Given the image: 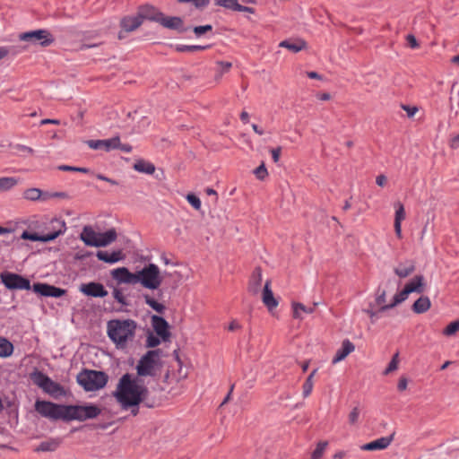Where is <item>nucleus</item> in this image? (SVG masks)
I'll return each mask as SVG.
<instances>
[{
	"label": "nucleus",
	"instance_id": "a18cd8bd",
	"mask_svg": "<svg viewBox=\"0 0 459 459\" xmlns=\"http://www.w3.org/2000/svg\"><path fill=\"white\" fill-rule=\"evenodd\" d=\"M186 200L195 210L201 208V201L196 195L189 194L186 195Z\"/></svg>",
	"mask_w": 459,
	"mask_h": 459
},
{
	"label": "nucleus",
	"instance_id": "0eeeda50",
	"mask_svg": "<svg viewBox=\"0 0 459 459\" xmlns=\"http://www.w3.org/2000/svg\"><path fill=\"white\" fill-rule=\"evenodd\" d=\"M77 382L86 391H96L106 385L108 376L102 371L84 370L78 374Z\"/></svg>",
	"mask_w": 459,
	"mask_h": 459
},
{
	"label": "nucleus",
	"instance_id": "39448f33",
	"mask_svg": "<svg viewBox=\"0 0 459 459\" xmlns=\"http://www.w3.org/2000/svg\"><path fill=\"white\" fill-rule=\"evenodd\" d=\"M161 353L160 349L147 351L136 366L137 377H154L161 368Z\"/></svg>",
	"mask_w": 459,
	"mask_h": 459
},
{
	"label": "nucleus",
	"instance_id": "9b49d317",
	"mask_svg": "<svg viewBox=\"0 0 459 459\" xmlns=\"http://www.w3.org/2000/svg\"><path fill=\"white\" fill-rule=\"evenodd\" d=\"M2 282L10 290H30V282L28 279L12 273L1 274Z\"/></svg>",
	"mask_w": 459,
	"mask_h": 459
},
{
	"label": "nucleus",
	"instance_id": "49530a36",
	"mask_svg": "<svg viewBox=\"0 0 459 459\" xmlns=\"http://www.w3.org/2000/svg\"><path fill=\"white\" fill-rule=\"evenodd\" d=\"M179 3H192L196 8H203L208 5L210 0H178Z\"/></svg>",
	"mask_w": 459,
	"mask_h": 459
},
{
	"label": "nucleus",
	"instance_id": "6e6d98bb",
	"mask_svg": "<svg viewBox=\"0 0 459 459\" xmlns=\"http://www.w3.org/2000/svg\"><path fill=\"white\" fill-rule=\"evenodd\" d=\"M281 148L278 147L271 151L273 160L277 163L280 160Z\"/></svg>",
	"mask_w": 459,
	"mask_h": 459
},
{
	"label": "nucleus",
	"instance_id": "774afa93",
	"mask_svg": "<svg viewBox=\"0 0 459 459\" xmlns=\"http://www.w3.org/2000/svg\"><path fill=\"white\" fill-rule=\"evenodd\" d=\"M239 328H240V325L236 320L231 321L228 327L229 331H235Z\"/></svg>",
	"mask_w": 459,
	"mask_h": 459
},
{
	"label": "nucleus",
	"instance_id": "3c124183",
	"mask_svg": "<svg viewBox=\"0 0 459 459\" xmlns=\"http://www.w3.org/2000/svg\"><path fill=\"white\" fill-rule=\"evenodd\" d=\"M212 30V25L196 26L194 28V32L197 37H199L208 31H211Z\"/></svg>",
	"mask_w": 459,
	"mask_h": 459
},
{
	"label": "nucleus",
	"instance_id": "b1692460",
	"mask_svg": "<svg viewBox=\"0 0 459 459\" xmlns=\"http://www.w3.org/2000/svg\"><path fill=\"white\" fill-rule=\"evenodd\" d=\"M393 437H384L369 442L362 446L363 450L373 451V450H383L386 448L392 442Z\"/></svg>",
	"mask_w": 459,
	"mask_h": 459
},
{
	"label": "nucleus",
	"instance_id": "4d7b16f0",
	"mask_svg": "<svg viewBox=\"0 0 459 459\" xmlns=\"http://www.w3.org/2000/svg\"><path fill=\"white\" fill-rule=\"evenodd\" d=\"M407 385H408L407 378L405 377H402L399 379V382H398V385H397V388H398L399 391H404L407 388Z\"/></svg>",
	"mask_w": 459,
	"mask_h": 459
},
{
	"label": "nucleus",
	"instance_id": "58836bf2",
	"mask_svg": "<svg viewBox=\"0 0 459 459\" xmlns=\"http://www.w3.org/2000/svg\"><path fill=\"white\" fill-rule=\"evenodd\" d=\"M209 48V46H200V45H178L176 47L177 51L178 52H195V51H202L205 50Z\"/></svg>",
	"mask_w": 459,
	"mask_h": 459
},
{
	"label": "nucleus",
	"instance_id": "0e129e2a",
	"mask_svg": "<svg viewBox=\"0 0 459 459\" xmlns=\"http://www.w3.org/2000/svg\"><path fill=\"white\" fill-rule=\"evenodd\" d=\"M237 12H245V13H255V9L252 8V7L244 6V5H241V4H238V11Z\"/></svg>",
	"mask_w": 459,
	"mask_h": 459
},
{
	"label": "nucleus",
	"instance_id": "de8ad7c7",
	"mask_svg": "<svg viewBox=\"0 0 459 459\" xmlns=\"http://www.w3.org/2000/svg\"><path fill=\"white\" fill-rule=\"evenodd\" d=\"M314 382L310 381V379H306V381L303 384V396L307 397L313 390Z\"/></svg>",
	"mask_w": 459,
	"mask_h": 459
},
{
	"label": "nucleus",
	"instance_id": "e2e57ef3",
	"mask_svg": "<svg viewBox=\"0 0 459 459\" xmlns=\"http://www.w3.org/2000/svg\"><path fill=\"white\" fill-rule=\"evenodd\" d=\"M387 179H386V177L384 176V175H379L376 178V183L379 186H384L386 183Z\"/></svg>",
	"mask_w": 459,
	"mask_h": 459
},
{
	"label": "nucleus",
	"instance_id": "2f4dec72",
	"mask_svg": "<svg viewBox=\"0 0 459 459\" xmlns=\"http://www.w3.org/2000/svg\"><path fill=\"white\" fill-rule=\"evenodd\" d=\"M262 283V272L260 268H256L249 281L248 290L253 294H257L260 290Z\"/></svg>",
	"mask_w": 459,
	"mask_h": 459
},
{
	"label": "nucleus",
	"instance_id": "f704fd0d",
	"mask_svg": "<svg viewBox=\"0 0 459 459\" xmlns=\"http://www.w3.org/2000/svg\"><path fill=\"white\" fill-rule=\"evenodd\" d=\"M13 352V345L6 338L0 336V358H8Z\"/></svg>",
	"mask_w": 459,
	"mask_h": 459
},
{
	"label": "nucleus",
	"instance_id": "6e6552de",
	"mask_svg": "<svg viewBox=\"0 0 459 459\" xmlns=\"http://www.w3.org/2000/svg\"><path fill=\"white\" fill-rule=\"evenodd\" d=\"M30 379L46 394L53 397H58L65 394L64 387L60 384L53 381L49 377L41 371H35L31 373Z\"/></svg>",
	"mask_w": 459,
	"mask_h": 459
},
{
	"label": "nucleus",
	"instance_id": "680f3d73",
	"mask_svg": "<svg viewBox=\"0 0 459 459\" xmlns=\"http://www.w3.org/2000/svg\"><path fill=\"white\" fill-rule=\"evenodd\" d=\"M96 178H97L98 179H100V180L106 181V182H108V183H109V184H111V185H117V181H115V180H113V179H111V178H107V177H105V176H104V175H102V174H98V175L96 176Z\"/></svg>",
	"mask_w": 459,
	"mask_h": 459
},
{
	"label": "nucleus",
	"instance_id": "f3484780",
	"mask_svg": "<svg viewBox=\"0 0 459 459\" xmlns=\"http://www.w3.org/2000/svg\"><path fill=\"white\" fill-rule=\"evenodd\" d=\"M354 350H355L354 344L348 339L344 340L342 342V347L336 351V353H335L334 357L333 358L332 363L337 364V363L342 361L343 359H345V358L349 354L353 352Z\"/></svg>",
	"mask_w": 459,
	"mask_h": 459
},
{
	"label": "nucleus",
	"instance_id": "7ed1b4c3",
	"mask_svg": "<svg viewBox=\"0 0 459 459\" xmlns=\"http://www.w3.org/2000/svg\"><path fill=\"white\" fill-rule=\"evenodd\" d=\"M136 328L137 325L132 319H113L107 324L108 336L117 349H126L133 342Z\"/></svg>",
	"mask_w": 459,
	"mask_h": 459
},
{
	"label": "nucleus",
	"instance_id": "2eb2a0df",
	"mask_svg": "<svg viewBox=\"0 0 459 459\" xmlns=\"http://www.w3.org/2000/svg\"><path fill=\"white\" fill-rule=\"evenodd\" d=\"M80 291L86 296L94 298H104L108 295V291L104 286L99 282H89L80 286Z\"/></svg>",
	"mask_w": 459,
	"mask_h": 459
},
{
	"label": "nucleus",
	"instance_id": "5701e85b",
	"mask_svg": "<svg viewBox=\"0 0 459 459\" xmlns=\"http://www.w3.org/2000/svg\"><path fill=\"white\" fill-rule=\"evenodd\" d=\"M415 271V263L412 260H406L394 267V273L400 278H406Z\"/></svg>",
	"mask_w": 459,
	"mask_h": 459
},
{
	"label": "nucleus",
	"instance_id": "f257e3e1",
	"mask_svg": "<svg viewBox=\"0 0 459 459\" xmlns=\"http://www.w3.org/2000/svg\"><path fill=\"white\" fill-rule=\"evenodd\" d=\"M35 411L42 417L52 420L83 421L97 418L101 410L94 405H63L48 401L37 400L34 404Z\"/></svg>",
	"mask_w": 459,
	"mask_h": 459
},
{
	"label": "nucleus",
	"instance_id": "4be33fe9",
	"mask_svg": "<svg viewBox=\"0 0 459 459\" xmlns=\"http://www.w3.org/2000/svg\"><path fill=\"white\" fill-rule=\"evenodd\" d=\"M159 23L168 29L178 30L179 31L184 30L183 20L179 17L165 16L164 14H162L161 19L160 20Z\"/></svg>",
	"mask_w": 459,
	"mask_h": 459
},
{
	"label": "nucleus",
	"instance_id": "e433bc0d",
	"mask_svg": "<svg viewBox=\"0 0 459 459\" xmlns=\"http://www.w3.org/2000/svg\"><path fill=\"white\" fill-rule=\"evenodd\" d=\"M279 46L281 48H287L291 52L297 53L305 48V42L304 41L291 42L290 40H283L279 44Z\"/></svg>",
	"mask_w": 459,
	"mask_h": 459
},
{
	"label": "nucleus",
	"instance_id": "ddd939ff",
	"mask_svg": "<svg viewBox=\"0 0 459 459\" xmlns=\"http://www.w3.org/2000/svg\"><path fill=\"white\" fill-rule=\"evenodd\" d=\"M143 22L139 14L134 16H126L120 22L121 30L118 33V39L126 37V33L132 32L142 25Z\"/></svg>",
	"mask_w": 459,
	"mask_h": 459
},
{
	"label": "nucleus",
	"instance_id": "412c9836",
	"mask_svg": "<svg viewBox=\"0 0 459 459\" xmlns=\"http://www.w3.org/2000/svg\"><path fill=\"white\" fill-rule=\"evenodd\" d=\"M96 256L100 261L108 264H115L117 262L123 260L125 257L122 250H116L111 253L100 250L97 252Z\"/></svg>",
	"mask_w": 459,
	"mask_h": 459
},
{
	"label": "nucleus",
	"instance_id": "c03bdc74",
	"mask_svg": "<svg viewBox=\"0 0 459 459\" xmlns=\"http://www.w3.org/2000/svg\"><path fill=\"white\" fill-rule=\"evenodd\" d=\"M254 174L258 179L264 180L268 176L267 169L265 168L264 164L262 163L259 167H257L254 170Z\"/></svg>",
	"mask_w": 459,
	"mask_h": 459
},
{
	"label": "nucleus",
	"instance_id": "603ef678",
	"mask_svg": "<svg viewBox=\"0 0 459 459\" xmlns=\"http://www.w3.org/2000/svg\"><path fill=\"white\" fill-rule=\"evenodd\" d=\"M114 299L120 304L126 305V297L119 289H115L112 292Z\"/></svg>",
	"mask_w": 459,
	"mask_h": 459
},
{
	"label": "nucleus",
	"instance_id": "864d4df0",
	"mask_svg": "<svg viewBox=\"0 0 459 459\" xmlns=\"http://www.w3.org/2000/svg\"><path fill=\"white\" fill-rule=\"evenodd\" d=\"M406 41L409 48L412 49L419 48L420 44L418 43L416 38L412 34H408L406 36Z\"/></svg>",
	"mask_w": 459,
	"mask_h": 459
},
{
	"label": "nucleus",
	"instance_id": "72a5a7b5",
	"mask_svg": "<svg viewBox=\"0 0 459 459\" xmlns=\"http://www.w3.org/2000/svg\"><path fill=\"white\" fill-rule=\"evenodd\" d=\"M19 179L14 177H2L0 178V193L7 192L16 186Z\"/></svg>",
	"mask_w": 459,
	"mask_h": 459
},
{
	"label": "nucleus",
	"instance_id": "c9c22d12",
	"mask_svg": "<svg viewBox=\"0 0 459 459\" xmlns=\"http://www.w3.org/2000/svg\"><path fill=\"white\" fill-rule=\"evenodd\" d=\"M293 308V317L294 318H302L301 313L312 314L315 310V307H307L302 303L294 302L292 304Z\"/></svg>",
	"mask_w": 459,
	"mask_h": 459
},
{
	"label": "nucleus",
	"instance_id": "a878e982",
	"mask_svg": "<svg viewBox=\"0 0 459 459\" xmlns=\"http://www.w3.org/2000/svg\"><path fill=\"white\" fill-rule=\"evenodd\" d=\"M21 238L22 239H28L31 241L49 242L56 238V234H38L30 233L25 230L22 232Z\"/></svg>",
	"mask_w": 459,
	"mask_h": 459
},
{
	"label": "nucleus",
	"instance_id": "f03ea898",
	"mask_svg": "<svg viewBox=\"0 0 459 459\" xmlns=\"http://www.w3.org/2000/svg\"><path fill=\"white\" fill-rule=\"evenodd\" d=\"M148 393V388L138 377L126 373L119 379L114 396L122 408L128 409L145 402Z\"/></svg>",
	"mask_w": 459,
	"mask_h": 459
},
{
	"label": "nucleus",
	"instance_id": "a19ab883",
	"mask_svg": "<svg viewBox=\"0 0 459 459\" xmlns=\"http://www.w3.org/2000/svg\"><path fill=\"white\" fill-rule=\"evenodd\" d=\"M398 365H399V354L397 352L393 356L391 361L389 362L386 368L384 370L383 374L385 376H387V375L391 374L392 372L397 370Z\"/></svg>",
	"mask_w": 459,
	"mask_h": 459
},
{
	"label": "nucleus",
	"instance_id": "c85d7f7f",
	"mask_svg": "<svg viewBox=\"0 0 459 459\" xmlns=\"http://www.w3.org/2000/svg\"><path fill=\"white\" fill-rule=\"evenodd\" d=\"M409 295H410V292L404 287L403 290H401L400 292L396 293L394 296L392 303L383 306V307H380L379 311L385 312L388 309L394 307L395 306H397V305L401 304L402 302H403L404 300H406L408 299Z\"/></svg>",
	"mask_w": 459,
	"mask_h": 459
},
{
	"label": "nucleus",
	"instance_id": "cd10ccee",
	"mask_svg": "<svg viewBox=\"0 0 459 459\" xmlns=\"http://www.w3.org/2000/svg\"><path fill=\"white\" fill-rule=\"evenodd\" d=\"M49 232L47 234H56V238L60 235L64 234L66 230V225L64 220L53 218L49 221V226L48 228Z\"/></svg>",
	"mask_w": 459,
	"mask_h": 459
},
{
	"label": "nucleus",
	"instance_id": "8fccbe9b",
	"mask_svg": "<svg viewBox=\"0 0 459 459\" xmlns=\"http://www.w3.org/2000/svg\"><path fill=\"white\" fill-rule=\"evenodd\" d=\"M160 343L159 337L150 334L147 336L146 346L149 348H154Z\"/></svg>",
	"mask_w": 459,
	"mask_h": 459
},
{
	"label": "nucleus",
	"instance_id": "bb28decb",
	"mask_svg": "<svg viewBox=\"0 0 459 459\" xmlns=\"http://www.w3.org/2000/svg\"><path fill=\"white\" fill-rule=\"evenodd\" d=\"M62 439L59 437L50 438L48 440L41 442L39 446L35 449L36 452H54L61 445Z\"/></svg>",
	"mask_w": 459,
	"mask_h": 459
},
{
	"label": "nucleus",
	"instance_id": "423d86ee",
	"mask_svg": "<svg viewBox=\"0 0 459 459\" xmlns=\"http://www.w3.org/2000/svg\"><path fill=\"white\" fill-rule=\"evenodd\" d=\"M163 281L159 266L155 264H148L137 271V283L148 290H157Z\"/></svg>",
	"mask_w": 459,
	"mask_h": 459
},
{
	"label": "nucleus",
	"instance_id": "ea45409f",
	"mask_svg": "<svg viewBox=\"0 0 459 459\" xmlns=\"http://www.w3.org/2000/svg\"><path fill=\"white\" fill-rule=\"evenodd\" d=\"M328 446L327 441H321L316 445V449L312 452L310 459H320L325 452Z\"/></svg>",
	"mask_w": 459,
	"mask_h": 459
},
{
	"label": "nucleus",
	"instance_id": "9d476101",
	"mask_svg": "<svg viewBox=\"0 0 459 459\" xmlns=\"http://www.w3.org/2000/svg\"><path fill=\"white\" fill-rule=\"evenodd\" d=\"M19 39L25 42L38 43L42 47L50 46L54 42V38L47 30H36L21 33Z\"/></svg>",
	"mask_w": 459,
	"mask_h": 459
},
{
	"label": "nucleus",
	"instance_id": "69168bd1",
	"mask_svg": "<svg viewBox=\"0 0 459 459\" xmlns=\"http://www.w3.org/2000/svg\"><path fill=\"white\" fill-rule=\"evenodd\" d=\"M217 64H218V65H220V66L222 68V70H223V71H225V72L229 71V70L231 68V66H232L231 63H230V62L220 61V62H218Z\"/></svg>",
	"mask_w": 459,
	"mask_h": 459
},
{
	"label": "nucleus",
	"instance_id": "aec40b11",
	"mask_svg": "<svg viewBox=\"0 0 459 459\" xmlns=\"http://www.w3.org/2000/svg\"><path fill=\"white\" fill-rule=\"evenodd\" d=\"M152 321L156 333L163 340H167L169 337V325L167 321L158 316H152Z\"/></svg>",
	"mask_w": 459,
	"mask_h": 459
},
{
	"label": "nucleus",
	"instance_id": "052dcab7",
	"mask_svg": "<svg viewBox=\"0 0 459 459\" xmlns=\"http://www.w3.org/2000/svg\"><path fill=\"white\" fill-rule=\"evenodd\" d=\"M449 146L452 149H458L459 148V134L450 140Z\"/></svg>",
	"mask_w": 459,
	"mask_h": 459
},
{
	"label": "nucleus",
	"instance_id": "09e8293b",
	"mask_svg": "<svg viewBox=\"0 0 459 459\" xmlns=\"http://www.w3.org/2000/svg\"><path fill=\"white\" fill-rule=\"evenodd\" d=\"M359 409L358 407H354L351 411L349 414V422L351 425H354L357 423L359 417Z\"/></svg>",
	"mask_w": 459,
	"mask_h": 459
},
{
	"label": "nucleus",
	"instance_id": "4468645a",
	"mask_svg": "<svg viewBox=\"0 0 459 459\" xmlns=\"http://www.w3.org/2000/svg\"><path fill=\"white\" fill-rule=\"evenodd\" d=\"M32 289L34 292L40 294L41 296L44 297L59 298L65 295V290L64 289L40 282L34 283Z\"/></svg>",
	"mask_w": 459,
	"mask_h": 459
},
{
	"label": "nucleus",
	"instance_id": "37998d69",
	"mask_svg": "<svg viewBox=\"0 0 459 459\" xmlns=\"http://www.w3.org/2000/svg\"><path fill=\"white\" fill-rule=\"evenodd\" d=\"M459 331V320L450 323L444 330L443 333L446 336H452Z\"/></svg>",
	"mask_w": 459,
	"mask_h": 459
},
{
	"label": "nucleus",
	"instance_id": "4c0bfd02",
	"mask_svg": "<svg viewBox=\"0 0 459 459\" xmlns=\"http://www.w3.org/2000/svg\"><path fill=\"white\" fill-rule=\"evenodd\" d=\"M143 297L144 299L145 303L149 307H151L153 310H155L156 312H158L160 314L163 313L165 307L162 304L157 302L149 294H143Z\"/></svg>",
	"mask_w": 459,
	"mask_h": 459
},
{
	"label": "nucleus",
	"instance_id": "79ce46f5",
	"mask_svg": "<svg viewBox=\"0 0 459 459\" xmlns=\"http://www.w3.org/2000/svg\"><path fill=\"white\" fill-rule=\"evenodd\" d=\"M215 4L233 11L238 7V0H215Z\"/></svg>",
	"mask_w": 459,
	"mask_h": 459
},
{
	"label": "nucleus",
	"instance_id": "c756f323",
	"mask_svg": "<svg viewBox=\"0 0 459 459\" xmlns=\"http://www.w3.org/2000/svg\"><path fill=\"white\" fill-rule=\"evenodd\" d=\"M431 307V302L429 297H420L412 305V310L416 314H422L427 312Z\"/></svg>",
	"mask_w": 459,
	"mask_h": 459
},
{
	"label": "nucleus",
	"instance_id": "338daca9",
	"mask_svg": "<svg viewBox=\"0 0 459 459\" xmlns=\"http://www.w3.org/2000/svg\"><path fill=\"white\" fill-rule=\"evenodd\" d=\"M10 52L9 47H0V60L4 58Z\"/></svg>",
	"mask_w": 459,
	"mask_h": 459
},
{
	"label": "nucleus",
	"instance_id": "20e7f679",
	"mask_svg": "<svg viewBox=\"0 0 459 459\" xmlns=\"http://www.w3.org/2000/svg\"><path fill=\"white\" fill-rule=\"evenodd\" d=\"M117 238L116 229L112 228L105 232H98L91 226L82 228L80 239L88 247H103L115 242Z\"/></svg>",
	"mask_w": 459,
	"mask_h": 459
},
{
	"label": "nucleus",
	"instance_id": "f8f14e48",
	"mask_svg": "<svg viewBox=\"0 0 459 459\" xmlns=\"http://www.w3.org/2000/svg\"><path fill=\"white\" fill-rule=\"evenodd\" d=\"M110 275L117 284H132L137 283V271L131 273L126 267H118L110 272Z\"/></svg>",
	"mask_w": 459,
	"mask_h": 459
},
{
	"label": "nucleus",
	"instance_id": "13d9d810",
	"mask_svg": "<svg viewBox=\"0 0 459 459\" xmlns=\"http://www.w3.org/2000/svg\"><path fill=\"white\" fill-rule=\"evenodd\" d=\"M385 297H386V293L385 290L382 291V293H380L377 299H376V302L377 305L383 307V306H385L386 304L385 303Z\"/></svg>",
	"mask_w": 459,
	"mask_h": 459
},
{
	"label": "nucleus",
	"instance_id": "1a4fd4ad",
	"mask_svg": "<svg viewBox=\"0 0 459 459\" xmlns=\"http://www.w3.org/2000/svg\"><path fill=\"white\" fill-rule=\"evenodd\" d=\"M87 144L92 150H103L105 152L120 150L125 153L132 152V146L127 143H122L118 136L104 140H89Z\"/></svg>",
	"mask_w": 459,
	"mask_h": 459
},
{
	"label": "nucleus",
	"instance_id": "bf43d9fd",
	"mask_svg": "<svg viewBox=\"0 0 459 459\" xmlns=\"http://www.w3.org/2000/svg\"><path fill=\"white\" fill-rule=\"evenodd\" d=\"M16 150L19 152H22L29 153V154H32L34 152L32 148L26 146V145H22V144H18L16 146Z\"/></svg>",
	"mask_w": 459,
	"mask_h": 459
},
{
	"label": "nucleus",
	"instance_id": "dca6fc26",
	"mask_svg": "<svg viewBox=\"0 0 459 459\" xmlns=\"http://www.w3.org/2000/svg\"><path fill=\"white\" fill-rule=\"evenodd\" d=\"M137 13H138L139 16L141 17L142 22H143V20H150V21L159 22L163 14L156 7H154L152 5H149V4L143 5V6L139 7Z\"/></svg>",
	"mask_w": 459,
	"mask_h": 459
},
{
	"label": "nucleus",
	"instance_id": "7c9ffc66",
	"mask_svg": "<svg viewBox=\"0 0 459 459\" xmlns=\"http://www.w3.org/2000/svg\"><path fill=\"white\" fill-rule=\"evenodd\" d=\"M22 196L24 199L29 201L47 200L48 198V194H43L39 188L31 187L23 191Z\"/></svg>",
	"mask_w": 459,
	"mask_h": 459
},
{
	"label": "nucleus",
	"instance_id": "5fc2aeb1",
	"mask_svg": "<svg viewBox=\"0 0 459 459\" xmlns=\"http://www.w3.org/2000/svg\"><path fill=\"white\" fill-rule=\"evenodd\" d=\"M402 108L404 111H406L409 117H412L418 112V108L416 107L403 105Z\"/></svg>",
	"mask_w": 459,
	"mask_h": 459
},
{
	"label": "nucleus",
	"instance_id": "393cba45",
	"mask_svg": "<svg viewBox=\"0 0 459 459\" xmlns=\"http://www.w3.org/2000/svg\"><path fill=\"white\" fill-rule=\"evenodd\" d=\"M424 276L416 275L409 282L405 284L406 290L411 293H422L424 291Z\"/></svg>",
	"mask_w": 459,
	"mask_h": 459
},
{
	"label": "nucleus",
	"instance_id": "473e14b6",
	"mask_svg": "<svg viewBox=\"0 0 459 459\" xmlns=\"http://www.w3.org/2000/svg\"><path fill=\"white\" fill-rule=\"evenodd\" d=\"M134 169L147 175H152L155 172V166L150 161L139 160L134 164Z\"/></svg>",
	"mask_w": 459,
	"mask_h": 459
},
{
	"label": "nucleus",
	"instance_id": "a211bd4d",
	"mask_svg": "<svg viewBox=\"0 0 459 459\" xmlns=\"http://www.w3.org/2000/svg\"><path fill=\"white\" fill-rule=\"evenodd\" d=\"M262 301L264 306L268 308L269 311H272L278 306V301L273 296V293L271 289V281H266L264 290L262 292Z\"/></svg>",
	"mask_w": 459,
	"mask_h": 459
},
{
	"label": "nucleus",
	"instance_id": "6ab92c4d",
	"mask_svg": "<svg viewBox=\"0 0 459 459\" xmlns=\"http://www.w3.org/2000/svg\"><path fill=\"white\" fill-rule=\"evenodd\" d=\"M395 215H394V231L398 238H403L402 234V221L405 219V210L402 203L397 202L394 204Z\"/></svg>",
	"mask_w": 459,
	"mask_h": 459
}]
</instances>
